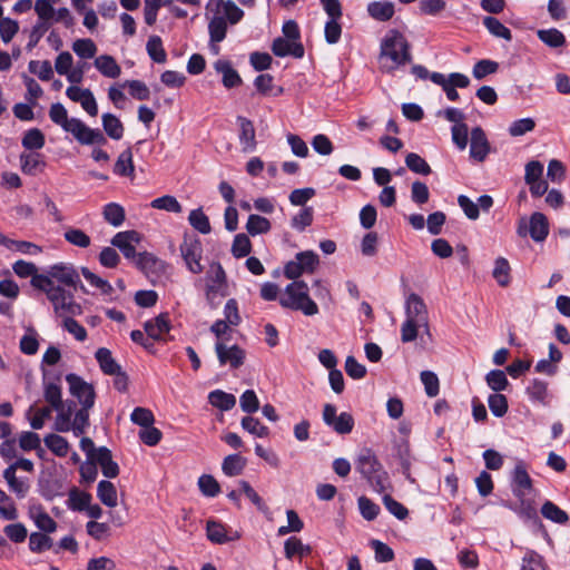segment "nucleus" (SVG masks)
<instances>
[{"label": "nucleus", "instance_id": "1", "mask_svg": "<svg viewBox=\"0 0 570 570\" xmlns=\"http://www.w3.org/2000/svg\"><path fill=\"white\" fill-rule=\"evenodd\" d=\"M33 288L43 292L47 296L51 295L50 291L58 287L67 286L73 289H80L88 294L86 286L82 284L78 271L70 263H57L49 266L43 276H35L30 281Z\"/></svg>", "mask_w": 570, "mask_h": 570}, {"label": "nucleus", "instance_id": "2", "mask_svg": "<svg viewBox=\"0 0 570 570\" xmlns=\"http://www.w3.org/2000/svg\"><path fill=\"white\" fill-rule=\"evenodd\" d=\"M354 465L355 470L361 473L375 492L383 493L386 490L389 474L372 449L363 448L358 452Z\"/></svg>", "mask_w": 570, "mask_h": 570}, {"label": "nucleus", "instance_id": "3", "mask_svg": "<svg viewBox=\"0 0 570 570\" xmlns=\"http://www.w3.org/2000/svg\"><path fill=\"white\" fill-rule=\"evenodd\" d=\"M381 57L389 58L393 62V66L386 68L387 71H393L412 61L411 46L402 32L396 29L386 32L381 42Z\"/></svg>", "mask_w": 570, "mask_h": 570}, {"label": "nucleus", "instance_id": "4", "mask_svg": "<svg viewBox=\"0 0 570 570\" xmlns=\"http://www.w3.org/2000/svg\"><path fill=\"white\" fill-rule=\"evenodd\" d=\"M283 308L301 311L311 316L318 313L317 304L309 297L308 286L304 281H294L285 287V292L278 298Z\"/></svg>", "mask_w": 570, "mask_h": 570}, {"label": "nucleus", "instance_id": "5", "mask_svg": "<svg viewBox=\"0 0 570 570\" xmlns=\"http://www.w3.org/2000/svg\"><path fill=\"white\" fill-rule=\"evenodd\" d=\"M180 254L189 272L200 274L204 271L202 265L203 245L196 235H184V240L179 246Z\"/></svg>", "mask_w": 570, "mask_h": 570}, {"label": "nucleus", "instance_id": "6", "mask_svg": "<svg viewBox=\"0 0 570 570\" xmlns=\"http://www.w3.org/2000/svg\"><path fill=\"white\" fill-rule=\"evenodd\" d=\"M517 234L520 237H525L529 234L537 243L546 240L549 235V222L547 216L540 212H534L530 216L529 225H527L524 218H522L518 225Z\"/></svg>", "mask_w": 570, "mask_h": 570}, {"label": "nucleus", "instance_id": "7", "mask_svg": "<svg viewBox=\"0 0 570 570\" xmlns=\"http://www.w3.org/2000/svg\"><path fill=\"white\" fill-rule=\"evenodd\" d=\"M66 381L69 384L70 394L78 400L81 407H94L96 392L92 384L75 373L67 374Z\"/></svg>", "mask_w": 570, "mask_h": 570}, {"label": "nucleus", "instance_id": "8", "mask_svg": "<svg viewBox=\"0 0 570 570\" xmlns=\"http://www.w3.org/2000/svg\"><path fill=\"white\" fill-rule=\"evenodd\" d=\"M323 421L341 435L350 434L355 425L354 417L351 413L342 412L337 415L336 406L333 404L324 405Z\"/></svg>", "mask_w": 570, "mask_h": 570}, {"label": "nucleus", "instance_id": "9", "mask_svg": "<svg viewBox=\"0 0 570 570\" xmlns=\"http://www.w3.org/2000/svg\"><path fill=\"white\" fill-rule=\"evenodd\" d=\"M71 126L65 130L71 132L81 145H105L107 139L100 129H92L78 118H71Z\"/></svg>", "mask_w": 570, "mask_h": 570}, {"label": "nucleus", "instance_id": "10", "mask_svg": "<svg viewBox=\"0 0 570 570\" xmlns=\"http://www.w3.org/2000/svg\"><path fill=\"white\" fill-rule=\"evenodd\" d=\"M51 295L47 298L51 302L53 309L57 314L67 313L70 315H80L82 308L80 304L73 301V294L63 287H58L50 291Z\"/></svg>", "mask_w": 570, "mask_h": 570}, {"label": "nucleus", "instance_id": "11", "mask_svg": "<svg viewBox=\"0 0 570 570\" xmlns=\"http://www.w3.org/2000/svg\"><path fill=\"white\" fill-rule=\"evenodd\" d=\"M170 330L171 323L168 313H160L158 316L144 323V331L147 336L157 342L173 340V337L168 335Z\"/></svg>", "mask_w": 570, "mask_h": 570}, {"label": "nucleus", "instance_id": "12", "mask_svg": "<svg viewBox=\"0 0 570 570\" xmlns=\"http://www.w3.org/2000/svg\"><path fill=\"white\" fill-rule=\"evenodd\" d=\"M215 352L222 366L229 364L232 368L236 370L245 362L246 352L237 344L227 347L223 341H217L215 343Z\"/></svg>", "mask_w": 570, "mask_h": 570}, {"label": "nucleus", "instance_id": "13", "mask_svg": "<svg viewBox=\"0 0 570 570\" xmlns=\"http://www.w3.org/2000/svg\"><path fill=\"white\" fill-rule=\"evenodd\" d=\"M141 235L137 230H125L117 233L110 240L111 245L118 248L121 254L134 263L138 256L135 244L140 243Z\"/></svg>", "mask_w": 570, "mask_h": 570}, {"label": "nucleus", "instance_id": "14", "mask_svg": "<svg viewBox=\"0 0 570 570\" xmlns=\"http://www.w3.org/2000/svg\"><path fill=\"white\" fill-rule=\"evenodd\" d=\"M406 318L423 324L426 332L429 333V316L426 305L421 296L415 293H411L405 303Z\"/></svg>", "mask_w": 570, "mask_h": 570}, {"label": "nucleus", "instance_id": "15", "mask_svg": "<svg viewBox=\"0 0 570 570\" xmlns=\"http://www.w3.org/2000/svg\"><path fill=\"white\" fill-rule=\"evenodd\" d=\"M491 150L490 142L484 130L481 127H474L471 130L470 157L479 163H483Z\"/></svg>", "mask_w": 570, "mask_h": 570}, {"label": "nucleus", "instance_id": "16", "mask_svg": "<svg viewBox=\"0 0 570 570\" xmlns=\"http://www.w3.org/2000/svg\"><path fill=\"white\" fill-rule=\"evenodd\" d=\"M134 264L147 277L161 275L166 267L164 261L148 252L138 253Z\"/></svg>", "mask_w": 570, "mask_h": 570}, {"label": "nucleus", "instance_id": "17", "mask_svg": "<svg viewBox=\"0 0 570 570\" xmlns=\"http://www.w3.org/2000/svg\"><path fill=\"white\" fill-rule=\"evenodd\" d=\"M237 124L239 126V144L244 153H252L256 149V134L255 127L252 120L244 116L237 117Z\"/></svg>", "mask_w": 570, "mask_h": 570}, {"label": "nucleus", "instance_id": "18", "mask_svg": "<svg viewBox=\"0 0 570 570\" xmlns=\"http://www.w3.org/2000/svg\"><path fill=\"white\" fill-rule=\"evenodd\" d=\"M222 8L225 11V19L227 20V23L229 22L230 24H236L244 17V11L238 8L232 0H209L207 3V9L215 11L217 14Z\"/></svg>", "mask_w": 570, "mask_h": 570}, {"label": "nucleus", "instance_id": "19", "mask_svg": "<svg viewBox=\"0 0 570 570\" xmlns=\"http://www.w3.org/2000/svg\"><path fill=\"white\" fill-rule=\"evenodd\" d=\"M512 492L517 498L524 497V491L532 489V479L530 478L523 462L515 464L512 475Z\"/></svg>", "mask_w": 570, "mask_h": 570}, {"label": "nucleus", "instance_id": "20", "mask_svg": "<svg viewBox=\"0 0 570 570\" xmlns=\"http://www.w3.org/2000/svg\"><path fill=\"white\" fill-rule=\"evenodd\" d=\"M214 69L222 73V82L225 88L232 89L242 85L243 80L229 60L219 59L214 63Z\"/></svg>", "mask_w": 570, "mask_h": 570}, {"label": "nucleus", "instance_id": "21", "mask_svg": "<svg viewBox=\"0 0 570 570\" xmlns=\"http://www.w3.org/2000/svg\"><path fill=\"white\" fill-rule=\"evenodd\" d=\"M272 51L276 57L293 56L295 58H302L304 56V47L301 42H291V40L282 37L274 39Z\"/></svg>", "mask_w": 570, "mask_h": 570}, {"label": "nucleus", "instance_id": "22", "mask_svg": "<svg viewBox=\"0 0 570 570\" xmlns=\"http://www.w3.org/2000/svg\"><path fill=\"white\" fill-rule=\"evenodd\" d=\"M206 532L208 540L217 544H224L240 538L237 531H235L233 535H228L225 525L215 520L207 521Z\"/></svg>", "mask_w": 570, "mask_h": 570}, {"label": "nucleus", "instance_id": "23", "mask_svg": "<svg viewBox=\"0 0 570 570\" xmlns=\"http://www.w3.org/2000/svg\"><path fill=\"white\" fill-rule=\"evenodd\" d=\"M76 402L73 400H67L62 402V406L59 410H56L57 417L55 422V430L58 432H69L72 428V415L76 413Z\"/></svg>", "mask_w": 570, "mask_h": 570}, {"label": "nucleus", "instance_id": "24", "mask_svg": "<svg viewBox=\"0 0 570 570\" xmlns=\"http://www.w3.org/2000/svg\"><path fill=\"white\" fill-rule=\"evenodd\" d=\"M518 499L519 504L515 507L509 505V508L512 509L521 519L532 521L534 524L542 527L534 502L525 499L524 497Z\"/></svg>", "mask_w": 570, "mask_h": 570}, {"label": "nucleus", "instance_id": "25", "mask_svg": "<svg viewBox=\"0 0 570 570\" xmlns=\"http://www.w3.org/2000/svg\"><path fill=\"white\" fill-rule=\"evenodd\" d=\"M394 12V3L391 1H373L367 4L368 16L377 21H389Z\"/></svg>", "mask_w": 570, "mask_h": 570}, {"label": "nucleus", "instance_id": "26", "mask_svg": "<svg viewBox=\"0 0 570 570\" xmlns=\"http://www.w3.org/2000/svg\"><path fill=\"white\" fill-rule=\"evenodd\" d=\"M114 174L120 177L134 178L135 166L132 160L131 147H128L118 156V159L114 166Z\"/></svg>", "mask_w": 570, "mask_h": 570}, {"label": "nucleus", "instance_id": "27", "mask_svg": "<svg viewBox=\"0 0 570 570\" xmlns=\"http://www.w3.org/2000/svg\"><path fill=\"white\" fill-rule=\"evenodd\" d=\"M95 357L101 372L106 375L118 373L121 368V366L112 357L110 350L107 347H99L95 353Z\"/></svg>", "mask_w": 570, "mask_h": 570}, {"label": "nucleus", "instance_id": "28", "mask_svg": "<svg viewBox=\"0 0 570 570\" xmlns=\"http://www.w3.org/2000/svg\"><path fill=\"white\" fill-rule=\"evenodd\" d=\"M21 170L26 175L35 176L46 167V163L41 159L39 153L21 154L20 155Z\"/></svg>", "mask_w": 570, "mask_h": 570}, {"label": "nucleus", "instance_id": "29", "mask_svg": "<svg viewBox=\"0 0 570 570\" xmlns=\"http://www.w3.org/2000/svg\"><path fill=\"white\" fill-rule=\"evenodd\" d=\"M394 455L397 458L402 474L410 482H414V479L411 476V450L407 441H402L395 445Z\"/></svg>", "mask_w": 570, "mask_h": 570}, {"label": "nucleus", "instance_id": "30", "mask_svg": "<svg viewBox=\"0 0 570 570\" xmlns=\"http://www.w3.org/2000/svg\"><path fill=\"white\" fill-rule=\"evenodd\" d=\"M208 403L220 411H229L236 405V397L223 390H214L208 394Z\"/></svg>", "mask_w": 570, "mask_h": 570}, {"label": "nucleus", "instance_id": "31", "mask_svg": "<svg viewBox=\"0 0 570 570\" xmlns=\"http://www.w3.org/2000/svg\"><path fill=\"white\" fill-rule=\"evenodd\" d=\"M95 67L108 78H117L121 73V68L116 59L109 55H101L95 59Z\"/></svg>", "mask_w": 570, "mask_h": 570}, {"label": "nucleus", "instance_id": "32", "mask_svg": "<svg viewBox=\"0 0 570 570\" xmlns=\"http://www.w3.org/2000/svg\"><path fill=\"white\" fill-rule=\"evenodd\" d=\"M227 28V20L225 19V17L216 13L208 22V33L210 42H222L226 38Z\"/></svg>", "mask_w": 570, "mask_h": 570}, {"label": "nucleus", "instance_id": "33", "mask_svg": "<svg viewBox=\"0 0 570 570\" xmlns=\"http://www.w3.org/2000/svg\"><path fill=\"white\" fill-rule=\"evenodd\" d=\"M104 219L114 227H119L126 219L125 208L118 203H108L102 208Z\"/></svg>", "mask_w": 570, "mask_h": 570}, {"label": "nucleus", "instance_id": "34", "mask_svg": "<svg viewBox=\"0 0 570 570\" xmlns=\"http://www.w3.org/2000/svg\"><path fill=\"white\" fill-rule=\"evenodd\" d=\"M97 497L108 508L117 505V489L115 484L108 480H101L97 485Z\"/></svg>", "mask_w": 570, "mask_h": 570}, {"label": "nucleus", "instance_id": "35", "mask_svg": "<svg viewBox=\"0 0 570 570\" xmlns=\"http://www.w3.org/2000/svg\"><path fill=\"white\" fill-rule=\"evenodd\" d=\"M246 464L247 460L240 454H229L224 459L222 470L227 476H236L243 473Z\"/></svg>", "mask_w": 570, "mask_h": 570}, {"label": "nucleus", "instance_id": "36", "mask_svg": "<svg viewBox=\"0 0 570 570\" xmlns=\"http://www.w3.org/2000/svg\"><path fill=\"white\" fill-rule=\"evenodd\" d=\"M101 120L102 128L108 137L115 140H119L122 138L125 128L118 117H116L112 114L106 112L102 115Z\"/></svg>", "mask_w": 570, "mask_h": 570}, {"label": "nucleus", "instance_id": "37", "mask_svg": "<svg viewBox=\"0 0 570 570\" xmlns=\"http://www.w3.org/2000/svg\"><path fill=\"white\" fill-rule=\"evenodd\" d=\"M492 276L501 287H507L511 283V266L507 258L498 257L494 261Z\"/></svg>", "mask_w": 570, "mask_h": 570}, {"label": "nucleus", "instance_id": "38", "mask_svg": "<svg viewBox=\"0 0 570 570\" xmlns=\"http://www.w3.org/2000/svg\"><path fill=\"white\" fill-rule=\"evenodd\" d=\"M483 26L488 29V31L497 37L502 38L507 41L512 40V32L511 30L505 27L499 19L492 16H487L483 18Z\"/></svg>", "mask_w": 570, "mask_h": 570}, {"label": "nucleus", "instance_id": "39", "mask_svg": "<svg viewBox=\"0 0 570 570\" xmlns=\"http://www.w3.org/2000/svg\"><path fill=\"white\" fill-rule=\"evenodd\" d=\"M541 514L558 524H566L569 521V515L566 511L560 509L552 501H546L541 507Z\"/></svg>", "mask_w": 570, "mask_h": 570}, {"label": "nucleus", "instance_id": "40", "mask_svg": "<svg viewBox=\"0 0 570 570\" xmlns=\"http://www.w3.org/2000/svg\"><path fill=\"white\" fill-rule=\"evenodd\" d=\"M46 144L43 132L38 128L27 130L21 139V145L27 150L41 149Z\"/></svg>", "mask_w": 570, "mask_h": 570}, {"label": "nucleus", "instance_id": "41", "mask_svg": "<svg viewBox=\"0 0 570 570\" xmlns=\"http://www.w3.org/2000/svg\"><path fill=\"white\" fill-rule=\"evenodd\" d=\"M46 446L57 456L63 458L68 454L69 443L66 438L59 434H48L43 439Z\"/></svg>", "mask_w": 570, "mask_h": 570}, {"label": "nucleus", "instance_id": "42", "mask_svg": "<svg viewBox=\"0 0 570 570\" xmlns=\"http://www.w3.org/2000/svg\"><path fill=\"white\" fill-rule=\"evenodd\" d=\"M271 222L261 215L252 214L246 223V230L250 236L266 234L271 230Z\"/></svg>", "mask_w": 570, "mask_h": 570}, {"label": "nucleus", "instance_id": "43", "mask_svg": "<svg viewBox=\"0 0 570 570\" xmlns=\"http://www.w3.org/2000/svg\"><path fill=\"white\" fill-rule=\"evenodd\" d=\"M537 36L550 48H559L566 43L564 35L556 28L538 30Z\"/></svg>", "mask_w": 570, "mask_h": 570}, {"label": "nucleus", "instance_id": "44", "mask_svg": "<svg viewBox=\"0 0 570 570\" xmlns=\"http://www.w3.org/2000/svg\"><path fill=\"white\" fill-rule=\"evenodd\" d=\"M146 49L153 61L157 63L166 62L167 53L164 49L163 40L159 36H150L147 41Z\"/></svg>", "mask_w": 570, "mask_h": 570}, {"label": "nucleus", "instance_id": "45", "mask_svg": "<svg viewBox=\"0 0 570 570\" xmlns=\"http://www.w3.org/2000/svg\"><path fill=\"white\" fill-rule=\"evenodd\" d=\"M527 394L532 401L547 405L548 383L539 379H533L527 387Z\"/></svg>", "mask_w": 570, "mask_h": 570}, {"label": "nucleus", "instance_id": "46", "mask_svg": "<svg viewBox=\"0 0 570 570\" xmlns=\"http://www.w3.org/2000/svg\"><path fill=\"white\" fill-rule=\"evenodd\" d=\"M242 428L256 438H267L269 435L268 426L252 415L244 416L240 421Z\"/></svg>", "mask_w": 570, "mask_h": 570}, {"label": "nucleus", "instance_id": "47", "mask_svg": "<svg viewBox=\"0 0 570 570\" xmlns=\"http://www.w3.org/2000/svg\"><path fill=\"white\" fill-rule=\"evenodd\" d=\"M188 222L190 226L200 234L206 235L212 230L209 218L205 215L202 208L193 209L189 213Z\"/></svg>", "mask_w": 570, "mask_h": 570}, {"label": "nucleus", "instance_id": "48", "mask_svg": "<svg viewBox=\"0 0 570 570\" xmlns=\"http://www.w3.org/2000/svg\"><path fill=\"white\" fill-rule=\"evenodd\" d=\"M43 396L53 410H59L62 406V392L58 383H45Z\"/></svg>", "mask_w": 570, "mask_h": 570}, {"label": "nucleus", "instance_id": "49", "mask_svg": "<svg viewBox=\"0 0 570 570\" xmlns=\"http://www.w3.org/2000/svg\"><path fill=\"white\" fill-rule=\"evenodd\" d=\"M405 165L411 171L415 174L426 176L432 173L431 167L426 160L415 153H409L406 155Z\"/></svg>", "mask_w": 570, "mask_h": 570}, {"label": "nucleus", "instance_id": "50", "mask_svg": "<svg viewBox=\"0 0 570 570\" xmlns=\"http://www.w3.org/2000/svg\"><path fill=\"white\" fill-rule=\"evenodd\" d=\"M252 253V242L246 234H237L232 244V254L235 258H243Z\"/></svg>", "mask_w": 570, "mask_h": 570}, {"label": "nucleus", "instance_id": "51", "mask_svg": "<svg viewBox=\"0 0 570 570\" xmlns=\"http://www.w3.org/2000/svg\"><path fill=\"white\" fill-rule=\"evenodd\" d=\"M92 497L88 492H80L77 489H73L69 493L68 507L73 511H85L89 503L91 502Z\"/></svg>", "mask_w": 570, "mask_h": 570}, {"label": "nucleus", "instance_id": "52", "mask_svg": "<svg viewBox=\"0 0 570 570\" xmlns=\"http://www.w3.org/2000/svg\"><path fill=\"white\" fill-rule=\"evenodd\" d=\"M488 386L495 393L507 390L509 381L502 370H492L485 375Z\"/></svg>", "mask_w": 570, "mask_h": 570}, {"label": "nucleus", "instance_id": "53", "mask_svg": "<svg viewBox=\"0 0 570 570\" xmlns=\"http://www.w3.org/2000/svg\"><path fill=\"white\" fill-rule=\"evenodd\" d=\"M28 69L31 73L37 75L42 81H49L53 78V69L49 60H31L28 63Z\"/></svg>", "mask_w": 570, "mask_h": 570}, {"label": "nucleus", "instance_id": "54", "mask_svg": "<svg viewBox=\"0 0 570 570\" xmlns=\"http://www.w3.org/2000/svg\"><path fill=\"white\" fill-rule=\"evenodd\" d=\"M91 407H80L75 413V417L72 420V432L75 436H80L86 433V430L88 429L90 422H89V410Z\"/></svg>", "mask_w": 570, "mask_h": 570}, {"label": "nucleus", "instance_id": "55", "mask_svg": "<svg viewBox=\"0 0 570 570\" xmlns=\"http://www.w3.org/2000/svg\"><path fill=\"white\" fill-rule=\"evenodd\" d=\"M488 404L491 413L497 417L504 416L509 409L508 399L501 393L490 394L488 397Z\"/></svg>", "mask_w": 570, "mask_h": 570}, {"label": "nucleus", "instance_id": "56", "mask_svg": "<svg viewBox=\"0 0 570 570\" xmlns=\"http://www.w3.org/2000/svg\"><path fill=\"white\" fill-rule=\"evenodd\" d=\"M52 539L43 532H32L29 537V549L35 553H41L51 549Z\"/></svg>", "mask_w": 570, "mask_h": 570}, {"label": "nucleus", "instance_id": "57", "mask_svg": "<svg viewBox=\"0 0 570 570\" xmlns=\"http://www.w3.org/2000/svg\"><path fill=\"white\" fill-rule=\"evenodd\" d=\"M150 207L176 214L181 213L183 210V207L179 204V202L176 199V197L171 195H165L155 198L154 200H151Z\"/></svg>", "mask_w": 570, "mask_h": 570}, {"label": "nucleus", "instance_id": "58", "mask_svg": "<svg viewBox=\"0 0 570 570\" xmlns=\"http://www.w3.org/2000/svg\"><path fill=\"white\" fill-rule=\"evenodd\" d=\"M72 50L75 53L82 59L94 58L97 52V46L94 40L87 39H77L72 43Z\"/></svg>", "mask_w": 570, "mask_h": 570}, {"label": "nucleus", "instance_id": "59", "mask_svg": "<svg viewBox=\"0 0 570 570\" xmlns=\"http://www.w3.org/2000/svg\"><path fill=\"white\" fill-rule=\"evenodd\" d=\"M371 548L374 550L375 553V560L381 563L391 562L394 560V551L391 547H389L386 543L372 539L370 541Z\"/></svg>", "mask_w": 570, "mask_h": 570}, {"label": "nucleus", "instance_id": "60", "mask_svg": "<svg viewBox=\"0 0 570 570\" xmlns=\"http://www.w3.org/2000/svg\"><path fill=\"white\" fill-rule=\"evenodd\" d=\"M357 504L361 515L366 521H373L374 519H376L381 511L380 505L365 495L358 498Z\"/></svg>", "mask_w": 570, "mask_h": 570}, {"label": "nucleus", "instance_id": "61", "mask_svg": "<svg viewBox=\"0 0 570 570\" xmlns=\"http://www.w3.org/2000/svg\"><path fill=\"white\" fill-rule=\"evenodd\" d=\"M499 69V63L494 60L482 59L474 63L472 75L475 79L481 80L489 75L495 73Z\"/></svg>", "mask_w": 570, "mask_h": 570}, {"label": "nucleus", "instance_id": "62", "mask_svg": "<svg viewBox=\"0 0 570 570\" xmlns=\"http://www.w3.org/2000/svg\"><path fill=\"white\" fill-rule=\"evenodd\" d=\"M63 236L68 243L80 248H87L91 244L90 237L79 228H69Z\"/></svg>", "mask_w": 570, "mask_h": 570}, {"label": "nucleus", "instance_id": "63", "mask_svg": "<svg viewBox=\"0 0 570 570\" xmlns=\"http://www.w3.org/2000/svg\"><path fill=\"white\" fill-rule=\"evenodd\" d=\"M130 420L134 424L144 429L154 424L155 415L149 409L137 406L131 412Z\"/></svg>", "mask_w": 570, "mask_h": 570}, {"label": "nucleus", "instance_id": "64", "mask_svg": "<svg viewBox=\"0 0 570 570\" xmlns=\"http://www.w3.org/2000/svg\"><path fill=\"white\" fill-rule=\"evenodd\" d=\"M521 570H547L542 556L533 550L527 551L522 559Z\"/></svg>", "mask_w": 570, "mask_h": 570}]
</instances>
